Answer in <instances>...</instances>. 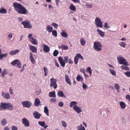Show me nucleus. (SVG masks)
Returning <instances> with one entry per match:
<instances>
[{
	"mask_svg": "<svg viewBox=\"0 0 130 130\" xmlns=\"http://www.w3.org/2000/svg\"><path fill=\"white\" fill-rule=\"evenodd\" d=\"M15 10L20 14H25L27 12V9L21 4L18 2L13 3Z\"/></svg>",
	"mask_w": 130,
	"mask_h": 130,
	"instance_id": "nucleus-1",
	"label": "nucleus"
},
{
	"mask_svg": "<svg viewBox=\"0 0 130 130\" xmlns=\"http://www.w3.org/2000/svg\"><path fill=\"white\" fill-rule=\"evenodd\" d=\"M13 109V106L9 102L2 103H1L0 105V110L8 109L11 110Z\"/></svg>",
	"mask_w": 130,
	"mask_h": 130,
	"instance_id": "nucleus-2",
	"label": "nucleus"
},
{
	"mask_svg": "<svg viewBox=\"0 0 130 130\" xmlns=\"http://www.w3.org/2000/svg\"><path fill=\"white\" fill-rule=\"evenodd\" d=\"M102 45L100 42L95 41L93 43V48L97 51H100L102 50Z\"/></svg>",
	"mask_w": 130,
	"mask_h": 130,
	"instance_id": "nucleus-3",
	"label": "nucleus"
},
{
	"mask_svg": "<svg viewBox=\"0 0 130 130\" xmlns=\"http://www.w3.org/2000/svg\"><path fill=\"white\" fill-rule=\"evenodd\" d=\"M117 60L118 63L120 64H123L126 66L129 65L127 62L126 61L125 59L122 56L117 57Z\"/></svg>",
	"mask_w": 130,
	"mask_h": 130,
	"instance_id": "nucleus-4",
	"label": "nucleus"
},
{
	"mask_svg": "<svg viewBox=\"0 0 130 130\" xmlns=\"http://www.w3.org/2000/svg\"><path fill=\"white\" fill-rule=\"evenodd\" d=\"M95 23L97 27L102 28L103 27V23L101 20L98 17L96 18L95 19Z\"/></svg>",
	"mask_w": 130,
	"mask_h": 130,
	"instance_id": "nucleus-5",
	"label": "nucleus"
},
{
	"mask_svg": "<svg viewBox=\"0 0 130 130\" xmlns=\"http://www.w3.org/2000/svg\"><path fill=\"white\" fill-rule=\"evenodd\" d=\"M21 24L23 25L24 28L30 29L32 28V26L30 23L27 21H24L21 22Z\"/></svg>",
	"mask_w": 130,
	"mask_h": 130,
	"instance_id": "nucleus-6",
	"label": "nucleus"
},
{
	"mask_svg": "<svg viewBox=\"0 0 130 130\" xmlns=\"http://www.w3.org/2000/svg\"><path fill=\"white\" fill-rule=\"evenodd\" d=\"M50 85L51 86V87H53L54 89H56L57 88V79L53 78L50 79Z\"/></svg>",
	"mask_w": 130,
	"mask_h": 130,
	"instance_id": "nucleus-7",
	"label": "nucleus"
},
{
	"mask_svg": "<svg viewBox=\"0 0 130 130\" xmlns=\"http://www.w3.org/2000/svg\"><path fill=\"white\" fill-rule=\"evenodd\" d=\"M23 106L25 107L29 108L32 105L31 103L28 101H23L21 102Z\"/></svg>",
	"mask_w": 130,
	"mask_h": 130,
	"instance_id": "nucleus-8",
	"label": "nucleus"
},
{
	"mask_svg": "<svg viewBox=\"0 0 130 130\" xmlns=\"http://www.w3.org/2000/svg\"><path fill=\"white\" fill-rule=\"evenodd\" d=\"M1 95L3 98L6 99H9L11 98L10 94L8 93H6L4 91L2 92Z\"/></svg>",
	"mask_w": 130,
	"mask_h": 130,
	"instance_id": "nucleus-9",
	"label": "nucleus"
},
{
	"mask_svg": "<svg viewBox=\"0 0 130 130\" xmlns=\"http://www.w3.org/2000/svg\"><path fill=\"white\" fill-rule=\"evenodd\" d=\"M73 109L77 113H79L82 112V110L81 108L77 106L73 107Z\"/></svg>",
	"mask_w": 130,
	"mask_h": 130,
	"instance_id": "nucleus-10",
	"label": "nucleus"
},
{
	"mask_svg": "<svg viewBox=\"0 0 130 130\" xmlns=\"http://www.w3.org/2000/svg\"><path fill=\"white\" fill-rule=\"evenodd\" d=\"M22 122L25 126L28 127L29 126V121L25 118L22 119Z\"/></svg>",
	"mask_w": 130,
	"mask_h": 130,
	"instance_id": "nucleus-11",
	"label": "nucleus"
},
{
	"mask_svg": "<svg viewBox=\"0 0 130 130\" xmlns=\"http://www.w3.org/2000/svg\"><path fill=\"white\" fill-rule=\"evenodd\" d=\"M29 46L30 50L33 53H36L37 51V48L35 46L29 45Z\"/></svg>",
	"mask_w": 130,
	"mask_h": 130,
	"instance_id": "nucleus-12",
	"label": "nucleus"
},
{
	"mask_svg": "<svg viewBox=\"0 0 130 130\" xmlns=\"http://www.w3.org/2000/svg\"><path fill=\"white\" fill-rule=\"evenodd\" d=\"M58 60L61 66L64 67L65 65V62L63 60L62 57H59L58 58Z\"/></svg>",
	"mask_w": 130,
	"mask_h": 130,
	"instance_id": "nucleus-13",
	"label": "nucleus"
},
{
	"mask_svg": "<svg viewBox=\"0 0 130 130\" xmlns=\"http://www.w3.org/2000/svg\"><path fill=\"white\" fill-rule=\"evenodd\" d=\"M33 114L34 118L36 119H40L41 116V114L36 111H35L33 112Z\"/></svg>",
	"mask_w": 130,
	"mask_h": 130,
	"instance_id": "nucleus-14",
	"label": "nucleus"
},
{
	"mask_svg": "<svg viewBox=\"0 0 130 130\" xmlns=\"http://www.w3.org/2000/svg\"><path fill=\"white\" fill-rule=\"evenodd\" d=\"M29 57L31 62L33 64H35L36 61L33 57V54L31 52L29 53Z\"/></svg>",
	"mask_w": 130,
	"mask_h": 130,
	"instance_id": "nucleus-15",
	"label": "nucleus"
},
{
	"mask_svg": "<svg viewBox=\"0 0 130 130\" xmlns=\"http://www.w3.org/2000/svg\"><path fill=\"white\" fill-rule=\"evenodd\" d=\"M65 78L67 83L69 85H71V82L69 77L68 75L67 74L65 75Z\"/></svg>",
	"mask_w": 130,
	"mask_h": 130,
	"instance_id": "nucleus-16",
	"label": "nucleus"
},
{
	"mask_svg": "<svg viewBox=\"0 0 130 130\" xmlns=\"http://www.w3.org/2000/svg\"><path fill=\"white\" fill-rule=\"evenodd\" d=\"M43 47V50L46 53L50 51V48L47 45L45 44L42 45Z\"/></svg>",
	"mask_w": 130,
	"mask_h": 130,
	"instance_id": "nucleus-17",
	"label": "nucleus"
},
{
	"mask_svg": "<svg viewBox=\"0 0 130 130\" xmlns=\"http://www.w3.org/2000/svg\"><path fill=\"white\" fill-rule=\"evenodd\" d=\"M20 52L19 49H17L15 50H13L11 51L9 53V54L11 55H14L17 54L19 53Z\"/></svg>",
	"mask_w": 130,
	"mask_h": 130,
	"instance_id": "nucleus-18",
	"label": "nucleus"
},
{
	"mask_svg": "<svg viewBox=\"0 0 130 130\" xmlns=\"http://www.w3.org/2000/svg\"><path fill=\"white\" fill-rule=\"evenodd\" d=\"M29 40L30 42L36 45L38 44V42L37 39L34 38L32 37L30 38V39Z\"/></svg>",
	"mask_w": 130,
	"mask_h": 130,
	"instance_id": "nucleus-19",
	"label": "nucleus"
},
{
	"mask_svg": "<svg viewBox=\"0 0 130 130\" xmlns=\"http://www.w3.org/2000/svg\"><path fill=\"white\" fill-rule=\"evenodd\" d=\"M80 44L82 46H85L86 43V41L84 38H81L80 39Z\"/></svg>",
	"mask_w": 130,
	"mask_h": 130,
	"instance_id": "nucleus-20",
	"label": "nucleus"
},
{
	"mask_svg": "<svg viewBox=\"0 0 130 130\" xmlns=\"http://www.w3.org/2000/svg\"><path fill=\"white\" fill-rule=\"evenodd\" d=\"M40 103V100L38 98H36L35 100L34 105L36 106H39Z\"/></svg>",
	"mask_w": 130,
	"mask_h": 130,
	"instance_id": "nucleus-21",
	"label": "nucleus"
},
{
	"mask_svg": "<svg viewBox=\"0 0 130 130\" xmlns=\"http://www.w3.org/2000/svg\"><path fill=\"white\" fill-rule=\"evenodd\" d=\"M38 124L42 127H44L45 129H46L48 126L47 125L45 124V123L44 122L39 121V122Z\"/></svg>",
	"mask_w": 130,
	"mask_h": 130,
	"instance_id": "nucleus-22",
	"label": "nucleus"
},
{
	"mask_svg": "<svg viewBox=\"0 0 130 130\" xmlns=\"http://www.w3.org/2000/svg\"><path fill=\"white\" fill-rule=\"evenodd\" d=\"M48 96L50 97L55 98L56 97L55 92V91L50 92L48 94Z\"/></svg>",
	"mask_w": 130,
	"mask_h": 130,
	"instance_id": "nucleus-23",
	"label": "nucleus"
},
{
	"mask_svg": "<svg viewBox=\"0 0 130 130\" xmlns=\"http://www.w3.org/2000/svg\"><path fill=\"white\" fill-rule=\"evenodd\" d=\"M8 74L7 70L6 69H3V71L2 72V73L1 76L3 77H4L5 75Z\"/></svg>",
	"mask_w": 130,
	"mask_h": 130,
	"instance_id": "nucleus-24",
	"label": "nucleus"
},
{
	"mask_svg": "<svg viewBox=\"0 0 130 130\" xmlns=\"http://www.w3.org/2000/svg\"><path fill=\"white\" fill-rule=\"evenodd\" d=\"M61 35L62 37L64 38H67L68 37V35L65 30H62L61 33Z\"/></svg>",
	"mask_w": 130,
	"mask_h": 130,
	"instance_id": "nucleus-25",
	"label": "nucleus"
},
{
	"mask_svg": "<svg viewBox=\"0 0 130 130\" xmlns=\"http://www.w3.org/2000/svg\"><path fill=\"white\" fill-rule=\"evenodd\" d=\"M77 130H86L85 127L82 124L78 125L77 126Z\"/></svg>",
	"mask_w": 130,
	"mask_h": 130,
	"instance_id": "nucleus-26",
	"label": "nucleus"
},
{
	"mask_svg": "<svg viewBox=\"0 0 130 130\" xmlns=\"http://www.w3.org/2000/svg\"><path fill=\"white\" fill-rule=\"evenodd\" d=\"M97 31L98 32L99 34L101 37H103L104 36V32L98 28Z\"/></svg>",
	"mask_w": 130,
	"mask_h": 130,
	"instance_id": "nucleus-27",
	"label": "nucleus"
},
{
	"mask_svg": "<svg viewBox=\"0 0 130 130\" xmlns=\"http://www.w3.org/2000/svg\"><path fill=\"white\" fill-rule=\"evenodd\" d=\"M46 30L49 32H51L53 30V28L50 25H48L46 27Z\"/></svg>",
	"mask_w": 130,
	"mask_h": 130,
	"instance_id": "nucleus-28",
	"label": "nucleus"
},
{
	"mask_svg": "<svg viewBox=\"0 0 130 130\" xmlns=\"http://www.w3.org/2000/svg\"><path fill=\"white\" fill-rule=\"evenodd\" d=\"M57 95L60 97L66 98V96L64 94L63 91H59L57 93Z\"/></svg>",
	"mask_w": 130,
	"mask_h": 130,
	"instance_id": "nucleus-29",
	"label": "nucleus"
},
{
	"mask_svg": "<svg viewBox=\"0 0 130 130\" xmlns=\"http://www.w3.org/2000/svg\"><path fill=\"white\" fill-rule=\"evenodd\" d=\"M7 10L3 7H1L0 9V13L1 14H6L7 13Z\"/></svg>",
	"mask_w": 130,
	"mask_h": 130,
	"instance_id": "nucleus-30",
	"label": "nucleus"
},
{
	"mask_svg": "<svg viewBox=\"0 0 130 130\" xmlns=\"http://www.w3.org/2000/svg\"><path fill=\"white\" fill-rule=\"evenodd\" d=\"M77 104V102H76L73 101L71 102L70 103V107H73L76 106Z\"/></svg>",
	"mask_w": 130,
	"mask_h": 130,
	"instance_id": "nucleus-31",
	"label": "nucleus"
},
{
	"mask_svg": "<svg viewBox=\"0 0 130 130\" xmlns=\"http://www.w3.org/2000/svg\"><path fill=\"white\" fill-rule=\"evenodd\" d=\"M69 8L70 10L74 11H76V8L73 4H71Z\"/></svg>",
	"mask_w": 130,
	"mask_h": 130,
	"instance_id": "nucleus-32",
	"label": "nucleus"
},
{
	"mask_svg": "<svg viewBox=\"0 0 130 130\" xmlns=\"http://www.w3.org/2000/svg\"><path fill=\"white\" fill-rule=\"evenodd\" d=\"M76 79L77 81H81L82 82L83 81V77L79 75H77L76 78Z\"/></svg>",
	"mask_w": 130,
	"mask_h": 130,
	"instance_id": "nucleus-33",
	"label": "nucleus"
},
{
	"mask_svg": "<svg viewBox=\"0 0 130 130\" xmlns=\"http://www.w3.org/2000/svg\"><path fill=\"white\" fill-rule=\"evenodd\" d=\"M120 105L121 108L122 109H124L126 107L125 103L123 102H120Z\"/></svg>",
	"mask_w": 130,
	"mask_h": 130,
	"instance_id": "nucleus-34",
	"label": "nucleus"
},
{
	"mask_svg": "<svg viewBox=\"0 0 130 130\" xmlns=\"http://www.w3.org/2000/svg\"><path fill=\"white\" fill-rule=\"evenodd\" d=\"M119 45L121 47L123 48H125L126 45V43L123 42H119Z\"/></svg>",
	"mask_w": 130,
	"mask_h": 130,
	"instance_id": "nucleus-35",
	"label": "nucleus"
},
{
	"mask_svg": "<svg viewBox=\"0 0 130 130\" xmlns=\"http://www.w3.org/2000/svg\"><path fill=\"white\" fill-rule=\"evenodd\" d=\"M48 111L49 110L47 107L46 106L45 107H44V112L47 116L49 115V114Z\"/></svg>",
	"mask_w": 130,
	"mask_h": 130,
	"instance_id": "nucleus-36",
	"label": "nucleus"
},
{
	"mask_svg": "<svg viewBox=\"0 0 130 130\" xmlns=\"http://www.w3.org/2000/svg\"><path fill=\"white\" fill-rule=\"evenodd\" d=\"M109 71L112 75L116 76V73L114 70L110 68L109 69Z\"/></svg>",
	"mask_w": 130,
	"mask_h": 130,
	"instance_id": "nucleus-37",
	"label": "nucleus"
},
{
	"mask_svg": "<svg viewBox=\"0 0 130 130\" xmlns=\"http://www.w3.org/2000/svg\"><path fill=\"white\" fill-rule=\"evenodd\" d=\"M7 56L8 54L7 53L4 54H1L0 55V60L2 59L3 58L6 57Z\"/></svg>",
	"mask_w": 130,
	"mask_h": 130,
	"instance_id": "nucleus-38",
	"label": "nucleus"
},
{
	"mask_svg": "<svg viewBox=\"0 0 130 130\" xmlns=\"http://www.w3.org/2000/svg\"><path fill=\"white\" fill-rule=\"evenodd\" d=\"M121 68L123 70H129V68L128 67L124 65L121 66Z\"/></svg>",
	"mask_w": 130,
	"mask_h": 130,
	"instance_id": "nucleus-39",
	"label": "nucleus"
},
{
	"mask_svg": "<svg viewBox=\"0 0 130 130\" xmlns=\"http://www.w3.org/2000/svg\"><path fill=\"white\" fill-rule=\"evenodd\" d=\"M87 71L90 74V75L91 76L92 74V70L90 67H88L86 69Z\"/></svg>",
	"mask_w": 130,
	"mask_h": 130,
	"instance_id": "nucleus-40",
	"label": "nucleus"
},
{
	"mask_svg": "<svg viewBox=\"0 0 130 130\" xmlns=\"http://www.w3.org/2000/svg\"><path fill=\"white\" fill-rule=\"evenodd\" d=\"M43 69V70L44 72V75L45 76H47V75L48 74L47 69L45 67H44Z\"/></svg>",
	"mask_w": 130,
	"mask_h": 130,
	"instance_id": "nucleus-41",
	"label": "nucleus"
},
{
	"mask_svg": "<svg viewBox=\"0 0 130 130\" xmlns=\"http://www.w3.org/2000/svg\"><path fill=\"white\" fill-rule=\"evenodd\" d=\"M2 124L3 126L5 125L7 123V120L5 119H3L1 121Z\"/></svg>",
	"mask_w": 130,
	"mask_h": 130,
	"instance_id": "nucleus-42",
	"label": "nucleus"
},
{
	"mask_svg": "<svg viewBox=\"0 0 130 130\" xmlns=\"http://www.w3.org/2000/svg\"><path fill=\"white\" fill-rule=\"evenodd\" d=\"M86 3V5L85 6L87 8H91L92 7V5L90 4L89 3H88L85 2H84Z\"/></svg>",
	"mask_w": 130,
	"mask_h": 130,
	"instance_id": "nucleus-43",
	"label": "nucleus"
},
{
	"mask_svg": "<svg viewBox=\"0 0 130 130\" xmlns=\"http://www.w3.org/2000/svg\"><path fill=\"white\" fill-rule=\"evenodd\" d=\"M52 35L55 37H56L57 35V33L56 30H53L52 31Z\"/></svg>",
	"mask_w": 130,
	"mask_h": 130,
	"instance_id": "nucleus-44",
	"label": "nucleus"
},
{
	"mask_svg": "<svg viewBox=\"0 0 130 130\" xmlns=\"http://www.w3.org/2000/svg\"><path fill=\"white\" fill-rule=\"evenodd\" d=\"M79 59L78 58L77 56H75L74 58V62L75 63L77 64L78 61Z\"/></svg>",
	"mask_w": 130,
	"mask_h": 130,
	"instance_id": "nucleus-45",
	"label": "nucleus"
},
{
	"mask_svg": "<svg viewBox=\"0 0 130 130\" xmlns=\"http://www.w3.org/2000/svg\"><path fill=\"white\" fill-rule=\"evenodd\" d=\"M88 86L84 83H82V88L83 90H85L88 88Z\"/></svg>",
	"mask_w": 130,
	"mask_h": 130,
	"instance_id": "nucleus-46",
	"label": "nucleus"
},
{
	"mask_svg": "<svg viewBox=\"0 0 130 130\" xmlns=\"http://www.w3.org/2000/svg\"><path fill=\"white\" fill-rule=\"evenodd\" d=\"M19 61V60H15L12 62L11 63V64L12 65L14 66L15 64H17Z\"/></svg>",
	"mask_w": 130,
	"mask_h": 130,
	"instance_id": "nucleus-47",
	"label": "nucleus"
},
{
	"mask_svg": "<svg viewBox=\"0 0 130 130\" xmlns=\"http://www.w3.org/2000/svg\"><path fill=\"white\" fill-rule=\"evenodd\" d=\"M114 88L116 89H120V86L119 84L118 83H116L114 85Z\"/></svg>",
	"mask_w": 130,
	"mask_h": 130,
	"instance_id": "nucleus-48",
	"label": "nucleus"
},
{
	"mask_svg": "<svg viewBox=\"0 0 130 130\" xmlns=\"http://www.w3.org/2000/svg\"><path fill=\"white\" fill-rule=\"evenodd\" d=\"M124 74L128 77H130V71H127L124 73Z\"/></svg>",
	"mask_w": 130,
	"mask_h": 130,
	"instance_id": "nucleus-49",
	"label": "nucleus"
},
{
	"mask_svg": "<svg viewBox=\"0 0 130 130\" xmlns=\"http://www.w3.org/2000/svg\"><path fill=\"white\" fill-rule=\"evenodd\" d=\"M59 53L58 51L56 50H55L53 53V55L54 56H57Z\"/></svg>",
	"mask_w": 130,
	"mask_h": 130,
	"instance_id": "nucleus-50",
	"label": "nucleus"
},
{
	"mask_svg": "<svg viewBox=\"0 0 130 130\" xmlns=\"http://www.w3.org/2000/svg\"><path fill=\"white\" fill-rule=\"evenodd\" d=\"M61 123L63 127H67V124L66 122L64 121H62Z\"/></svg>",
	"mask_w": 130,
	"mask_h": 130,
	"instance_id": "nucleus-51",
	"label": "nucleus"
},
{
	"mask_svg": "<svg viewBox=\"0 0 130 130\" xmlns=\"http://www.w3.org/2000/svg\"><path fill=\"white\" fill-rule=\"evenodd\" d=\"M17 67L19 68H21V65H22L21 63L19 61L17 63Z\"/></svg>",
	"mask_w": 130,
	"mask_h": 130,
	"instance_id": "nucleus-52",
	"label": "nucleus"
},
{
	"mask_svg": "<svg viewBox=\"0 0 130 130\" xmlns=\"http://www.w3.org/2000/svg\"><path fill=\"white\" fill-rule=\"evenodd\" d=\"M51 25L53 26L56 29L57 28V27L58 26V24L54 23H53Z\"/></svg>",
	"mask_w": 130,
	"mask_h": 130,
	"instance_id": "nucleus-53",
	"label": "nucleus"
},
{
	"mask_svg": "<svg viewBox=\"0 0 130 130\" xmlns=\"http://www.w3.org/2000/svg\"><path fill=\"white\" fill-rule=\"evenodd\" d=\"M76 56L78 58L79 57L81 59L83 60L84 59L83 57L82 56V55L79 53H77L76 54Z\"/></svg>",
	"mask_w": 130,
	"mask_h": 130,
	"instance_id": "nucleus-54",
	"label": "nucleus"
},
{
	"mask_svg": "<svg viewBox=\"0 0 130 130\" xmlns=\"http://www.w3.org/2000/svg\"><path fill=\"white\" fill-rule=\"evenodd\" d=\"M62 50H67L68 49V47L67 46L63 45L61 46Z\"/></svg>",
	"mask_w": 130,
	"mask_h": 130,
	"instance_id": "nucleus-55",
	"label": "nucleus"
},
{
	"mask_svg": "<svg viewBox=\"0 0 130 130\" xmlns=\"http://www.w3.org/2000/svg\"><path fill=\"white\" fill-rule=\"evenodd\" d=\"M9 91L10 94L12 95L13 94L14 92L13 91V89L12 87H10L9 88Z\"/></svg>",
	"mask_w": 130,
	"mask_h": 130,
	"instance_id": "nucleus-56",
	"label": "nucleus"
},
{
	"mask_svg": "<svg viewBox=\"0 0 130 130\" xmlns=\"http://www.w3.org/2000/svg\"><path fill=\"white\" fill-rule=\"evenodd\" d=\"M12 33H10L8 35V37L9 40H10L12 38Z\"/></svg>",
	"mask_w": 130,
	"mask_h": 130,
	"instance_id": "nucleus-57",
	"label": "nucleus"
},
{
	"mask_svg": "<svg viewBox=\"0 0 130 130\" xmlns=\"http://www.w3.org/2000/svg\"><path fill=\"white\" fill-rule=\"evenodd\" d=\"M110 27V26H108L107 23L105 22L104 23V27L105 28H106V29H107L108 28H109Z\"/></svg>",
	"mask_w": 130,
	"mask_h": 130,
	"instance_id": "nucleus-58",
	"label": "nucleus"
},
{
	"mask_svg": "<svg viewBox=\"0 0 130 130\" xmlns=\"http://www.w3.org/2000/svg\"><path fill=\"white\" fill-rule=\"evenodd\" d=\"M56 99L55 98H51L50 99V102H56Z\"/></svg>",
	"mask_w": 130,
	"mask_h": 130,
	"instance_id": "nucleus-59",
	"label": "nucleus"
},
{
	"mask_svg": "<svg viewBox=\"0 0 130 130\" xmlns=\"http://www.w3.org/2000/svg\"><path fill=\"white\" fill-rule=\"evenodd\" d=\"M68 57L67 56H65L64 57V61L66 62H68Z\"/></svg>",
	"mask_w": 130,
	"mask_h": 130,
	"instance_id": "nucleus-60",
	"label": "nucleus"
},
{
	"mask_svg": "<svg viewBox=\"0 0 130 130\" xmlns=\"http://www.w3.org/2000/svg\"><path fill=\"white\" fill-rule=\"evenodd\" d=\"M63 105V103L61 102H60L58 103V106L60 107H62Z\"/></svg>",
	"mask_w": 130,
	"mask_h": 130,
	"instance_id": "nucleus-61",
	"label": "nucleus"
},
{
	"mask_svg": "<svg viewBox=\"0 0 130 130\" xmlns=\"http://www.w3.org/2000/svg\"><path fill=\"white\" fill-rule=\"evenodd\" d=\"M26 64H24L22 66V68L20 70V72H23L24 70V67H26Z\"/></svg>",
	"mask_w": 130,
	"mask_h": 130,
	"instance_id": "nucleus-62",
	"label": "nucleus"
},
{
	"mask_svg": "<svg viewBox=\"0 0 130 130\" xmlns=\"http://www.w3.org/2000/svg\"><path fill=\"white\" fill-rule=\"evenodd\" d=\"M126 99L130 102V95L127 94L126 96Z\"/></svg>",
	"mask_w": 130,
	"mask_h": 130,
	"instance_id": "nucleus-63",
	"label": "nucleus"
},
{
	"mask_svg": "<svg viewBox=\"0 0 130 130\" xmlns=\"http://www.w3.org/2000/svg\"><path fill=\"white\" fill-rule=\"evenodd\" d=\"M12 130H18L17 128L15 126H12L11 127Z\"/></svg>",
	"mask_w": 130,
	"mask_h": 130,
	"instance_id": "nucleus-64",
	"label": "nucleus"
}]
</instances>
